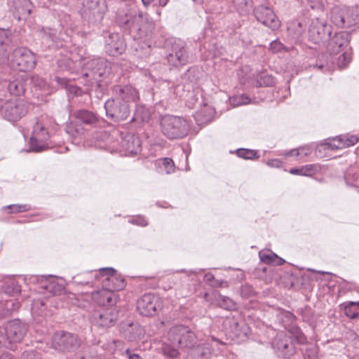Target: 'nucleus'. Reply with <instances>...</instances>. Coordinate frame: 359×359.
<instances>
[{
  "instance_id": "f257e3e1",
  "label": "nucleus",
  "mask_w": 359,
  "mask_h": 359,
  "mask_svg": "<svg viewBox=\"0 0 359 359\" xmlns=\"http://www.w3.org/2000/svg\"><path fill=\"white\" fill-rule=\"evenodd\" d=\"M116 23L135 41L147 39L154 29V22L148 14L140 11L136 6H126L120 10L116 16Z\"/></svg>"
},
{
  "instance_id": "f03ea898",
  "label": "nucleus",
  "mask_w": 359,
  "mask_h": 359,
  "mask_svg": "<svg viewBox=\"0 0 359 359\" xmlns=\"http://www.w3.org/2000/svg\"><path fill=\"white\" fill-rule=\"evenodd\" d=\"M60 25L62 30L59 35L55 29L48 28L43 32V39L44 41H51V46L55 48L67 47L72 43V38L76 32V25L73 21L71 16L64 13L60 15ZM50 46V44L48 45Z\"/></svg>"
},
{
  "instance_id": "7ed1b4c3",
  "label": "nucleus",
  "mask_w": 359,
  "mask_h": 359,
  "mask_svg": "<svg viewBox=\"0 0 359 359\" xmlns=\"http://www.w3.org/2000/svg\"><path fill=\"white\" fill-rule=\"evenodd\" d=\"M51 118L47 115H41L37 118L30 137L31 151L39 152L48 148V140L50 137L49 130Z\"/></svg>"
},
{
  "instance_id": "20e7f679",
  "label": "nucleus",
  "mask_w": 359,
  "mask_h": 359,
  "mask_svg": "<svg viewBox=\"0 0 359 359\" xmlns=\"http://www.w3.org/2000/svg\"><path fill=\"white\" fill-rule=\"evenodd\" d=\"M161 131L169 140L182 139L189 131V125L180 116L165 115L161 118Z\"/></svg>"
},
{
  "instance_id": "39448f33",
  "label": "nucleus",
  "mask_w": 359,
  "mask_h": 359,
  "mask_svg": "<svg viewBox=\"0 0 359 359\" xmlns=\"http://www.w3.org/2000/svg\"><path fill=\"white\" fill-rule=\"evenodd\" d=\"M111 72L109 63L102 58H94L84 64L83 76L89 79L92 85L94 83L101 86L100 82L106 79Z\"/></svg>"
},
{
  "instance_id": "423d86ee",
  "label": "nucleus",
  "mask_w": 359,
  "mask_h": 359,
  "mask_svg": "<svg viewBox=\"0 0 359 359\" xmlns=\"http://www.w3.org/2000/svg\"><path fill=\"white\" fill-rule=\"evenodd\" d=\"M29 111L28 103L22 99H13L1 102L0 116L10 122H17Z\"/></svg>"
},
{
  "instance_id": "0eeeda50",
  "label": "nucleus",
  "mask_w": 359,
  "mask_h": 359,
  "mask_svg": "<svg viewBox=\"0 0 359 359\" xmlns=\"http://www.w3.org/2000/svg\"><path fill=\"white\" fill-rule=\"evenodd\" d=\"M331 21L339 27H350L359 24V6L335 7L331 11Z\"/></svg>"
},
{
  "instance_id": "6e6552de",
  "label": "nucleus",
  "mask_w": 359,
  "mask_h": 359,
  "mask_svg": "<svg viewBox=\"0 0 359 359\" xmlns=\"http://www.w3.org/2000/svg\"><path fill=\"white\" fill-rule=\"evenodd\" d=\"M168 338L173 346L180 348H192L197 343L196 334L189 327L182 325L171 327Z\"/></svg>"
},
{
  "instance_id": "1a4fd4ad",
  "label": "nucleus",
  "mask_w": 359,
  "mask_h": 359,
  "mask_svg": "<svg viewBox=\"0 0 359 359\" xmlns=\"http://www.w3.org/2000/svg\"><path fill=\"white\" fill-rule=\"evenodd\" d=\"M168 63L174 67L185 65L189 60V54L185 44L180 40H170L166 43Z\"/></svg>"
},
{
  "instance_id": "9d476101",
  "label": "nucleus",
  "mask_w": 359,
  "mask_h": 359,
  "mask_svg": "<svg viewBox=\"0 0 359 359\" xmlns=\"http://www.w3.org/2000/svg\"><path fill=\"white\" fill-rule=\"evenodd\" d=\"M11 65L20 72H29L36 66V56L29 49L25 47L16 48L11 56Z\"/></svg>"
},
{
  "instance_id": "9b49d317",
  "label": "nucleus",
  "mask_w": 359,
  "mask_h": 359,
  "mask_svg": "<svg viewBox=\"0 0 359 359\" xmlns=\"http://www.w3.org/2000/svg\"><path fill=\"white\" fill-rule=\"evenodd\" d=\"M163 306L162 299L156 294L147 293L137 302V309L140 315L147 317L156 316Z\"/></svg>"
},
{
  "instance_id": "f8f14e48",
  "label": "nucleus",
  "mask_w": 359,
  "mask_h": 359,
  "mask_svg": "<svg viewBox=\"0 0 359 359\" xmlns=\"http://www.w3.org/2000/svg\"><path fill=\"white\" fill-rule=\"evenodd\" d=\"M104 109L107 116L114 122L125 121L130 114L129 104L115 96L105 102Z\"/></svg>"
},
{
  "instance_id": "ddd939ff",
  "label": "nucleus",
  "mask_w": 359,
  "mask_h": 359,
  "mask_svg": "<svg viewBox=\"0 0 359 359\" xmlns=\"http://www.w3.org/2000/svg\"><path fill=\"white\" fill-rule=\"evenodd\" d=\"M81 346V340L76 334L61 331L52 337V346L60 351H75Z\"/></svg>"
},
{
  "instance_id": "4468645a",
  "label": "nucleus",
  "mask_w": 359,
  "mask_h": 359,
  "mask_svg": "<svg viewBox=\"0 0 359 359\" xmlns=\"http://www.w3.org/2000/svg\"><path fill=\"white\" fill-rule=\"evenodd\" d=\"M98 281H101L102 287L112 292L123 290L126 286L123 277L118 274L113 268H102L99 270Z\"/></svg>"
},
{
  "instance_id": "2eb2a0df",
  "label": "nucleus",
  "mask_w": 359,
  "mask_h": 359,
  "mask_svg": "<svg viewBox=\"0 0 359 359\" xmlns=\"http://www.w3.org/2000/svg\"><path fill=\"white\" fill-rule=\"evenodd\" d=\"M27 330V325L20 320L15 319L9 321L5 328L6 338L4 336H0V345L3 344L6 340L9 343L20 342Z\"/></svg>"
},
{
  "instance_id": "dca6fc26",
  "label": "nucleus",
  "mask_w": 359,
  "mask_h": 359,
  "mask_svg": "<svg viewBox=\"0 0 359 359\" xmlns=\"http://www.w3.org/2000/svg\"><path fill=\"white\" fill-rule=\"evenodd\" d=\"M331 27L323 19L316 18L309 25L308 31L309 40L315 44L325 41L331 35Z\"/></svg>"
},
{
  "instance_id": "f3484780",
  "label": "nucleus",
  "mask_w": 359,
  "mask_h": 359,
  "mask_svg": "<svg viewBox=\"0 0 359 359\" xmlns=\"http://www.w3.org/2000/svg\"><path fill=\"white\" fill-rule=\"evenodd\" d=\"M117 319V310L114 307H108L95 311L90 317V322L97 327L108 328L114 326Z\"/></svg>"
},
{
  "instance_id": "a211bd4d",
  "label": "nucleus",
  "mask_w": 359,
  "mask_h": 359,
  "mask_svg": "<svg viewBox=\"0 0 359 359\" xmlns=\"http://www.w3.org/2000/svg\"><path fill=\"white\" fill-rule=\"evenodd\" d=\"M223 325L227 334L232 339L243 340L249 331V327L243 321L240 322L233 316H227L223 322Z\"/></svg>"
},
{
  "instance_id": "6ab92c4d",
  "label": "nucleus",
  "mask_w": 359,
  "mask_h": 359,
  "mask_svg": "<svg viewBox=\"0 0 359 359\" xmlns=\"http://www.w3.org/2000/svg\"><path fill=\"white\" fill-rule=\"evenodd\" d=\"M253 12L257 21L264 25L273 30L280 27V21L271 8L261 5L255 7Z\"/></svg>"
},
{
  "instance_id": "aec40b11",
  "label": "nucleus",
  "mask_w": 359,
  "mask_h": 359,
  "mask_svg": "<svg viewBox=\"0 0 359 359\" xmlns=\"http://www.w3.org/2000/svg\"><path fill=\"white\" fill-rule=\"evenodd\" d=\"M277 355L283 358H290L296 353V348L291 337L285 334L278 335L273 343Z\"/></svg>"
},
{
  "instance_id": "412c9836",
  "label": "nucleus",
  "mask_w": 359,
  "mask_h": 359,
  "mask_svg": "<svg viewBox=\"0 0 359 359\" xmlns=\"http://www.w3.org/2000/svg\"><path fill=\"white\" fill-rule=\"evenodd\" d=\"M104 49L107 54L117 56L124 52L126 44L123 37L118 33H110L104 35Z\"/></svg>"
},
{
  "instance_id": "4be33fe9",
  "label": "nucleus",
  "mask_w": 359,
  "mask_h": 359,
  "mask_svg": "<svg viewBox=\"0 0 359 359\" xmlns=\"http://www.w3.org/2000/svg\"><path fill=\"white\" fill-rule=\"evenodd\" d=\"M113 93L118 99L128 104L130 102H135L140 99L138 90L130 84L114 86Z\"/></svg>"
},
{
  "instance_id": "5701e85b",
  "label": "nucleus",
  "mask_w": 359,
  "mask_h": 359,
  "mask_svg": "<svg viewBox=\"0 0 359 359\" xmlns=\"http://www.w3.org/2000/svg\"><path fill=\"white\" fill-rule=\"evenodd\" d=\"M351 41V34L347 32H339L330 38L327 49L330 54H337L348 46Z\"/></svg>"
},
{
  "instance_id": "b1692460",
  "label": "nucleus",
  "mask_w": 359,
  "mask_h": 359,
  "mask_svg": "<svg viewBox=\"0 0 359 359\" xmlns=\"http://www.w3.org/2000/svg\"><path fill=\"white\" fill-rule=\"evenodd\" d=\"M32 281L40 285V287L53 294H57L63 290L64 287L56 283L53 276H34Z\"/></svg>"
},
{
  "instance_id": "393cba45",
  "label": "nucleus",
  "mask_w": 359,
  "mask_h": 359,
  "mask_svg": "<svg viewBox=\"0 0 359 359\" xmlns=\"http://www.w3.org/2000/svg\"><path fill=\"white\" fill-rule=\"evenodd\" d=\"M33 7L30 0H13L11 11L18 20H26L32 13Z\"/></svg>"
},
{
  "instance_id": "a878e982",
  "label": "nucleus",
  "mask_w": 359,
  "mask_h": 359,
  "mask_svg": "<svg viewBox=\"0 0 359 359\" xmlns=\"http://www.w3.org/2000/svg\"><path fill=\"white\" fill-rule=\"evenodd\" d=\"M120 144L122 149L129 155L137 154L141 151V140L134 134H127Z\"/></svg>"
},
{
  "instance_id": "bb28decb",
  "label": "nucleus",
  "mask_w": 359,
  "mask_h": 359,
  "mask_svg": "<svg viewBox=\"0 0 359 359\" xmlns=\"http://www.w3.org/2000/svg\"><path fill=\"white\" fill-rule=\"evenodd\" d=\"M224 346L225 343L214 337H211L205 343L198 348V352L201 357L207 358L210 355L215 353V349L218 352H222L223 351L222 347Z\"/></svg>"
},
{
  "instance_id": "cd10ccee",
  "label": "nucleus",
  "mask_w": 359,
  "mask_h": 359,
  "mask_svg": "<svg viewBox=\"0 0 359 359\" xmlns=\"http://www.w3.org/2000/svg\"><path fill=\"white\" fill-rule=\"evenodd\" d=\"M93 299L99 305L113 307L117 302V295L112 291L102 287V290L93 292Z\"/></svg>"
},
{
  "instance_id": "c85d7f7f",
  "label": "nucleus",
  "mask_w": 359,
  "mask_h": 359,
  "mask_svg": "<svg viewBox=\"0 0 359 359\" xmlns=\"http://www.w3.org/2000/svg\"><path fill=\"white\" fill-rule=\"evenodd\" d=\"M99 271H90L78 274L73 277V282L77 285H93L98 281Z\"/></svg>"
},
{
  "instance_id": "c756f323",
  "label": "nucleus",
  "mask_w": 359,
  "mask_h": 359,
  "mask_svg": "<svg viewBox=\"0 0 359 359\" xmlns=\"http://www.w3.org/2000/svg\"><path fill=\"white\" fill-rule=\"evenodd\" d=\"M6 89L11 95L20 96L25 90V79L21 76L15 78L12 81H6Z\"/></svg>"
},
{
  "instance_id": "7c9ffc66",
  "label": "nucleus",
  "mask_w": 359,
  "mask_h": 359,
  "mask_svg": "<svg viewBox=\"0 0 359 359\" xmlns=\"http://www.w3.org/2000/svg\"><path fill=\"white\" fill-rule=\"evenodd\" d=\"M76 118L82 123L89 126H96L100 118L96 114L86 109H80L75 112Z\"/></svg>"
},
{
  "instance_id": "2f4dec72",
  "label": "nucleus",
  "mask_w": 359,
  "mask_h": 359,
  "mask_svg": "<svg viewBox=\"0 0 359 359\" xmlns=\"http://www.w3.org/2000/svg\"><path fill=\"white\" fill-rule=\"evenodd\" d=\"M149 111L143 105H137L130 123L140 126L142 123L149 121Z\"/></svg>"
},
{
  "instance_id": "473e14b6",
  "label": "nucleus",
  "mask_w": 359,
  "mask_h": 359,
  "mask_svg": "<svg viewBox=\"0 0 359 359\" xmlns=\"http://www.w3.org/2000/svg\"><path fill=\"white\" fill-rule=\"evenodd\" d=\"M358 137L355 135L340 136L337 140H333L332 143H330V146L332 149H343L355 144L358 143Z\"/></svg>"
},
{
  "instance_id": "72a5a7b5",
  "label": "nucleus",
  "mask_w": 359,
  "mask_h": 359,
  "mask_svg": "<svg viewBox=\"0 0 359 359\" xmlns=\"http://www.w3.org/2000/svg\"><path fill=\"white\" fill-rule=\"evenodd\" d=\"M259 256L261 262L267 264L280 266L285 263V260L279 257L276 254L273 253L271 250L260 251L259 252Z\"/></svg>"
},
{
  "instance_id": "f704fd0d",
  "label": "nucleus",
  "mask_w": 359,
  "mask_h": 359,
  "mask_svg": "<svg viewBox=\"0 0 359 359\" xmlns=\"http://www.w3.org/2000/svg\"><path fill=\"white\" fill-rule=\"evenodd\" d=\"M359 178V168L357 167H350L344 175V180L348 185L359 187V184L354 180Z\"/></svg>"
},
{
  "instance_id": "c9c22d12",
  "label": "nucleus",
  "mask_w": 359,
  "mask_h": 359,
  "mask_svg": "<svg viewBox=\"0 0 359 359\" xmlns=\"http://www.w3.org/2000/svg\"><path fill=\"white\" fill-rule=\"evenodd\" d=\"M317 171L316 166L314 165H306L299 168H291L290 173L292 175L311 176Z\"/></svg>"
},
{
  "instance_id": "e433bc0d",
  "label": "nucleus",
  "mask_w": 359,
  "mask_h": 359,
  "mask_svg": "<svg viewBox=\"0 0 359 359\" xmlns=\"http://www.w3.org/2000/svg\"><path fill=\"white\" fill-rule=\"evenodd\" d=\"M289 332L291 334L292 339L293 338L298 344L304 345L307 343V337L302 332L301 329L297 326H291L289 329Z\"/></svg>"
},
{
  "instance_id": "4c0bfd02",
  "label": "nucleus",
  "mask_w": 359,
  "mask_h": 359,
  "mask_svg": "<svg viewBox=\"0 0 359 359\" xmlns=\"http://www.w3.org/2000/svg\"><path fill=\"white\" fill-rule=\"evenodd\" d=\"M157 165L160 168H162L167 175L174 172L175 165L172 158H163L157 161Z\"/></svg>"
},
{
  "instance_id": "58836bf2",
  "label": "nucleus",
  "mask_w": 359,
  "mask_h": 359,
  "mask_svg": "<svg viewBox=\"0 0 359 359\" xmlns=\"http://www.w3.org/2000/svg\"><path fill=\"white\" fill-rule=\"evenodd\" d=\"M346 316L350 318L354 319L359 317V302H349L344 307Z\"/></svg>"
},
{
  "instance_id": "ea45409f",
  "label": "nucleus",
  "mask_w": 359,
  "mask_h": 359,
  "mask_svg": "<svg viewBox=\"0 0 359 359\" xmlns=\"http://www.w3.org/2000/svg\"><path fill=\"white\" fill-rule=\"evenodd\" d=\"M236 154L238 157L248 160L257 159L259 157L257 151L248 149H238Z\"/></svg>"
},
{
  "instance_id": "a19ab883",
  "label": "nucleus",
  "mask_w": 359,
  "mask_h": 359,
  "mask_svg": "<svg viewBox=\"0 0 359 359\" xmlns=\"http://www.w3.org/2000/svg\"><path fill=\"white\" fill-rule=\"evenodd\" d=\"M4 290L11 296H15L20 293V287L15 280H10L5 283Z\"/></svg>"
},
{
  "instance_id": "79ce46f5",
  "label": "nucleus",
  "mask_w": 359,
  "mask_h": 359,
  "mask_svg": "<svg viewBox=\"0 0 359 359\" xmlns=\"http://www.w3.org/2000/svg\"><path fill=\"white\" fill-rule=\"evenodd\" d=\"M257 82L259 86H272L275 84L273 77L266 72L258 75Z\"/></svg>"
},
{
  "instance_id": "37998d69",
  "label": "nucleus",
  "mask_w": 359,
  "mask_h": 359,
  "mask_svg": "<svg viewBox=\"0 0 359 359\" xmlns=\"http://www.w3.org/2000/svg\"><path fill=\"white\" fill-rule=\"evenodd\" d=\"M151 46L143 41L137 43V47L135 48L136 55L140 57H144L149 55L151 53Z\"/></svg>"
},
{
  "instance_id": "c03bdc74",
  "label": "nucleus",
  "mask_w": 359,
  "mask_h": 359,
  "mask_svg": "<svg viewBox=\"0 0 359 359\" xmlns=\"http://www.w3.org/2000/svg\"><path fill=\"white\" fill-rule=\"evenodd\" d=\"M218 305L226 310H233L236 308V304L233 301L228 297L219 295L217 299Z\"/></svg>"
},
{
  "instance_id": "a18cd8bd",
  "label": "nucleus",
  "mask_w": 359,
  "mask_h": 359,
  "mask_svg": "<svg viewBox=\"0 0 359 359\" xmlns=\"http://www.w3.org/2000/svg\"><path fill=\"white\" fill-rule=\"evenodd\" d=\"M250 102V98L245 94L236 95L230 98V103L234 107L247 104Z\"/></svg>"
},
{
  "instance_id": "49530a36",
  "label": "nucleus",
  "mask_w": 359,
  "mask_h": 359,
  "mask_svg": "<svg viewBox=\"0 0 359 359\" xmlns=\"http://www.w3.org/2000/svg\"><path fill=\"white\" fill-rule=\"evenodd\" d=\"M269 50L273 53H277L289 52L290 49L287 48L284 44H283L280 41L274 40L271 42L269 45Z\"/></svg>"
},
{
  "instance_id": "de8ad7c7",
  "label": "nucleus",
  "mask_w": 359,
  "mask_h": 359,
  "mask_svg": "<svg viewBox=\"0 0 359 359\" xmlns=\"http://www.w3.org/2000/svg\"><path fill=\"white\" fill-rule=\"evenodd\" d=\"M4 208L5 209H9L10 212L9 213H20L24 212L28 210H31V205L29 204H23V205H19V204H13V205H9Z\"/></svg>"
},
{
  "instance_id": "09e8293b",
  "label": "nucleus",
  "mask_w": 359,
  "mask_h": 359,
  "mask_svg": "<svg viewBox=\"0 0 359 359\" xmlns=\"http://www.w3.org/2000/svg\"><path fill=\"white\" fill-rule=\"evenodd\" d=\"M304 359H318V347L316 345H309L303 353Z\"/></svg>"
},
{
  "instance_id": "8fccbe9b",
  "label": "nucleus",
  "mask_w": 359,
  "mask_h": 359,
  "mask_svg": "<svg viewBox=\"0 0 359 359\" xmlns=\"http://www.w3.org/2000/svg\"><path fill=\"white\" fill-rule=\"evenodd\" d=\"M5 307L8 311L13 312L18 311L21 307V304L15 299H11L6 302Z\"/></svg>"
},
{
  "instance_id": "3c124183",
  "label": "nucleus",
  "mask_w": 359,
  "mask_h": 359,
  "mask_svg": "<svg viewBox=\"0 0 359 359\" xmlns=\"http://www.w3.org/2000/svg\"><path fill=\"white\" fill-rule=\"evenodd\" d=\"M31 83L33 86L38 87L39 89H44L46 86V81L38 75H33L31 77Z\"/></svg>"
},
{
  "instance_id": "603ef678",
  "label": "nucleus",
  "mask_w": 359,
  "mask_h": 359,
  "mask_svg": "<svg viewBox=\"0 0 359 359\" xmlns=\"http://www.w3.org/2000/svg\"><path fill=\"white\" fill-rule=\"evenodd\" d=\"M241 294L243 297L248 298L254 296L255 294V292L251 285L245 284L241 287Z\"/></svg>"
},
{
  "instance_id": "864d4df0",
  "label": "nucleus",
  "mask_w": 359,
  "mask_h": 359,
  "mask_svg": "<svg viewBox=\"0 0 359 359\" xmlns=\"http://www.w3.org/2000/svg\"><path fill=\"white\" fill-rule=\"evenodd\" d=\"M98 0H85L83 6L85 10H88L90 12L97 9L98 7Z\"/></svg>"
},
{
  "instance_id": "5fc2aeb1",
  "label": "nucleus",
  "mask_w": 359,
  "mask_h": 359,
  "mask_svg": "<svg viewBox=\"0 0 359 359\" xmlns=\"http://www.w3.org/2000/svg\"><path fill=\"white\" fill-rule=\"evenodd\" d=\"M23 359H42L41 355L40 353L31 351H25L22 354Z\"/></svg>"
},
{
  "instance_id": "6e6d98bb",
  "label": "nucleus",
  "mask_w": 359,
  "mask_h": 359,
  "mask_svg": "<svg viewBox=\"0 0 359 359\" xmlns=\"http://www.w3.org/2000/svg\"><path fill=\"white\" fill-rule=\"evenodd\" d=\"M163 352L165 355L172 358H176L179 354L178 351L175 348L168 345L163 348Z\"/></svg>"
},
{
  "instance_id": "4d7b16f0",
  "label": "nucleus",
  "mask_w": 359,
  "mask_h": 359,
  "mask_svg": "<svg viewBox=\"0 0 359 359\" xmlns=\"http://www.w3.org/2000/svg\"><path fill=\"white\" fill-rule=\"evenodd\" d=\"M316 67L321 71L326 72L330 70L332 65L331 62H330L327 58L326 60L323 62H322V59H319L318 62L316 64Z\"/></svg>"
},
{
  "instance_id": "13d9d810",
  "label": "nucleus",
  "mask_w": 359,
  "mask_h": 359,
  "mask_svg": "<svg viewBox=\"0 0 359 359\" xmlns=\"http://www.w3.org/2000/svg\"><path fill=\"white\" fill-rule=\"evenodd\" d=\"M351 58L347 57L346 53H343L338 58V65L341 68H344L350 62Z\"/></svg>"
},
{
  "instance_id": "bf43d9fd",
  "label": "nucleus",
  "mask_w": 359,
  "mask_h": 359,
  "mask_svg": "<svg viewBox=\"0 0 359 359\" xmlns=\"http://www.w3.org/2000/svg\"><path fill=\"white\" fill-rule=\"evenodd\" d=\"M125 355L128 359H142V358L139 354L135 353L134 351H131L129 348L126 350Z\"/></svg>"
},
{
  "instance_id": "052dcab7",
  "label": "nucleus",
  "mask_w": 359,
  "mask_h": 359,
  "mask_svg": "<svg viewBox=\"0 0 359 359\" xmlns=\"http://www.w3.org/2000/svg\"><path fill=\"white\" fill-rule=\"evenodd\" d=\"M132 222L133 224L142 226H146L148 224V222L147 219L142 216H139L132 220Z\"/></svg>"
},
{
  "instance_id": "680f3d73",
  "label": "nucleus",
  "mask_w": 359,
  "mask_h": 359,
  "mask_svg": "<svg viewBox=\"0 0 359 359\" xmlns=\"http://www.w3.org/2000/svg\"><path fill=\"white\" fill-rule=\"evenodd\" d=\"M72 62L70 60H67L64 62L58 61V66L64 69H70L72 68Z\"/></svg>"
},
{
  "instance_id": "e2e57ef3",
  "label": "nucleus",
  "mask_w": 359,
  "mask_h": 359,
  "mask_svg": "<svg viewBox=\"0 0 359 359\" xmlns=\"http://www.w3.org/2000/svg\"><path fill=\"white\" fill-rule=\"evenodd\" d=\"M299 151H300L299 156L301 157L306 156L311 153V149L309 147H299Z\"/></svg>"
},
{
  "instance_id": "0e129e2a",
  "label": "nucleus",
  "mask_w": 359,
  "mask_h": 359,
  "mask_svg": "<svg viewBox=\"0 0 359 359\" xmlns=\"http://www.w3.org/2000/svg\"><path fill=\"white\" fill-rule=\"evenodd\" d=\"M6 80L0 79V95L6 91Z\"/></svg>"
},
{
  "instance_id": "69168bd1",
  "label": "nucleus",
  "mask_w": 359,
  "mask_h": 359,
  "mask_svg": "<svg viewBox=\"0 0 359 359\" xmlns=\"http://www.w3.org/2000/svg\"><path fill=\"white\" fill-rule=\"evenodd\" d=\"M300 151L299 148L297 149H292L286 153L287 156H299Z\"/></svg>"
},
{
  "instance_id": "338daca9",
  "label": "nucleus",
  "mask_w": 359,
  "mask_h": 359,
  "mask_svg": "<svg viewBox=\"0 0 359 359\" xmlns=\"http://www.w3.org/2000/svg\"><path fill=\"white\" fill-rule=\"evenodd\" d=\"M0 359H14V357L11 353H5L1 355Z\"/></svg>"
},
{
  "instance_id": "774afa93",
  "label": "nucleus",
  "mask_w": 359,
  "mask_h": 359,
  "mask_svg": "<svg viewBox=\"0 0 359 359\" xmlns=\"http://www.w3.org/2000/svg\"><path fill=\"white\" fill-rule=\"evenodd\" d=\"M213 279L214 276L212 273H208L205 275V280L207 282L210 283Z\"/></svg>"
}]
</instances>
